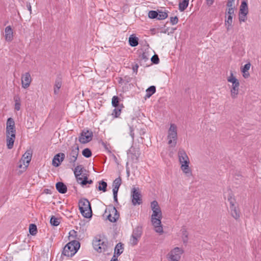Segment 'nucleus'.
<instances>
[{"mask_svg":"<svg viewBox=\"0 0 261 261\" xmlns=\"http://www.w3.org/2000/svg\"><path fill=\"white\" fill-rule=\"evenodd\" d=\"M151 207L153 212L151 222L154 227V230L158 233H162L163 232V228L161 224L162 214L158 202L156 200L151 202Z\"/></svg>","mask_w":261,"mask_h":261,"instance_id":"f257e3e1","label":"nucleus"},{"mask_svg":"<svg viewBox=\"0 0 261 261\" xmlns=\"http://www.w3.org/2000/svg\"><path fill=\"white\" fill-rule=\"evenodd\" d=\"M80 247L79 241L73 240L67 243L63 248L62 254L67 257L73 256Z\"/></svg>","mask_w":261,"mask_h":261,"instance_id":"f03ea898","label":"nucleus"},{"mask_svg":"<svg viewBox=\"0 0 261 261\" xmlns=\"http://www.w3.org/2000/svg\"><path fill=\"white\" fill-rule=\"evenodd\" d=\"M79 206L81 213L85 218L91 217L92 210L90 202L87 199L83 198L80 200Z\"/></svg>","mask_w":261,"mask_h":261,"instance_id":"7ed1b4c3","label":"nucleus"},{"mask_svg":"<svg viewBox=\"0 0 261 261\" xmlns=\"http://www.w3.org/2000/svg\"><path fill=\"white\" fill-rule=\"evenodd\" d=\"M227 81L232 83V87L230 90L231 96L232 98H236L239 94V81L233 76L232 72H230V75L227 77Z\"/></svg>","mask_w":261,"mask_h":261,"instance_id":"20e7f679","label":"nucleus"},{"mask_svg":"<svg viewBox=\"0 0 261 261\" xmlns=\"http://www.w3.org/2000/svg\"><path fill=\"white\" fill-rule=\"evenodd\" d=\"M183 253L184 250L182 248L175 247L167 254V260L168 261H179Z\"/></svg>","mask_w":261,"mask_h":261,"instance_id":"39448f33","label":"nucleus"},{"mask_svg":"<svg viewBox=\"0 0 261 261\" xmlns=\"http://www.w3.org/2000/svg\"><path fill=\"white\" fill-rule=\"evenodd\" d=\"M93 132L88 129H83L79 137V141L82 144H86L90 142L93 138Z\"/></svg>","mask_w":261,"mask_h":261,"instance_id":"423d86ee","label":"nucleus"},{"mask_svg":"<svg viewBox=\"0 0 261 261\" xmlns=\"http://www.w3.org/2000/svg\"><path fill=\"white\" fill-rule=\"evenodd\" d=\"M32 156V151L30 150L27 151L22 155L20 161H21L23 164L24 167L23 170H19L18 171L17 174L21 175L23 172L25 171L29 164L31 160Z\"/></svg>","mask_w":261,"mask_h":261,"instance_id":"0eeeda50","label":"nucleus"},{"mask_svg":"<svg viewBox=\"0 0 261 261\" xmlns=\"http://www.w3.org/2000/svg\"><path fill=\"white\" fill-rule=\"evenodd\" d=\"M79 147L77 144H75L74 146L72 147L71 152L67 156V158L69 163L72 164L73 166H75V162L77 160V158L79 154Z\"/></svg>","mask_w":261,"mask_h":261,"instance_id":"6e6552de","label":"nucleus"},{"mask_svg":"<svg viewBox=\"0 0 261 261\" xmlns=\"http://www.w3.org/2000/svg\"><path fill=\"white\" fill-rule=\"evenodd\" d=\"M229 202L230 213L231 216L236 220L239 219L240 217V212L239 208L235 205L234 200L230 196L228 198Z\"/></svg>","mask_w":261,"mask_h":261,"instance_id":"1a4fd4ad","label":"nucleus"},{"mask_svg":"<svg viewBox=\"0 0 261 261\" xmlns=\"http://www.w3.org/2000/svg\"><path fill=\"white\" fill-rule=\"evenodd\" d=\"M109 211V215L107 217L108 220L111 222H116L119 218V214L115 206L110 205L108 209H106L105 213Z\"/></svg>","mask_w":261,"mask_h":261,"instance_id":"9d476101","label":"nucleus"},{"mask_svg":"<svg viewBox=\"0 0 261 261\" xmlns=\"http://www.w3.org/2000/svg\"><path fill=\"white\" fill-rule=\"evenodd\" d=\"M93 246L95 250L101 253L106 250L107 248V242L95 238L93 241Z\"/></svg>","mask_w":261,"mask_h":261,"instance_id":"9b49d317","label":"nucleus"},{"mask_svg":"<svg viewBox=\"0 0 261 261\" xmlns=\"http://www.w3.org/2000/svg\"><path fill=\"white\" fill-rule=\"evenodd\" d=\"M142 233V227L137 226L134 229L130 239V243L132 245H136L138 243V240L141 238Z\"/></svg>","mask_w":261,"mask_h":261,"instance_id":"f8f14e48","label":"nucleus"},{"mask_svg":"<svg viewBox=\"0 0 261 261\" xmlns=\"http://www.w3.org/2000/svg\"><path fill=\"white\" fill-rule=\"evenodd\" d=\"M132 201L133 204L136 205L142 203V198L139 188H133L132 190Z\"/></svg>","mask_w":261,"mask_h":261,"instance_id":"ddd939ff","label":"nucleus"},{"mask_svg":"<svg viewBox=\"0 0 261 261\" xmlns=\"http://www.w3.org/2000/svg\"><path fill=\"white\" fill-rule=\"evenodd\" d=\"M127 155L131 158L132 160L135 162L138 161L140 155L139 149L134 146H132L127 151Z\"/></svg>","mask_w":261,"mask_h":261,"instance_id":"4468645a","label":"nucleus"},{"mask_svg":"<svg viewBox=\"0 0 261 261\" xmlns=\"http://www.w3.org/2000/svg\"><path fill=\"white\" fill-rule=\"evenodd\" d=\"M32 82V79L29 72H25L21 76L22 87L24 88H28Z\"/></svg>","mask_w":261,"mask_h":261,"instance_id":"2eb2a0df","label":"nucleus"},{"mask_svg":"<svg viewBox=\"0 0 261 261\" xmlns=\"http://www.w3.org/2000/svg\"><path fill=\"white\" fill-rule=\"evenodd\" d=\"M65 157V155L64 153L60 152L57 153L54 156L53 159V165L56 167H59L64 160Z\"/></svg>","mask_w":261,"mask_h":261,"instance_id":"dca6fc26","label":"nucleus"},{"mask_svg":"<svg viewBox=\"0 0 261 261\" xmlns=\"http://www.w3.org/2000/svg\"><path fill=\"white\" fill-rule=\"evenodd\" d=\"M6 134H15V122L13 118H9L6 123Z\"/></svg>","mask_w":261,"mask_h":261,"instance_id":"f3484780","label":"nucleus"},{"mask_svg":"<svg viewBox=\"0 0 261 261\" xmlns=\"http://www.w3.org/2000/svg\"><path fill=\"white\" fill-rule=\"evenodd\" d=\"M180 164H181V169L183 172L185 173L187 176L191 175L192 171L189 167V159L188 160L182 161L181 163H180Z\"/></svg>","mask_w":261,"mask_h":261,"instance_id":"a211bd4d","label":"nucleus"},{"mask_svg":"<svg viewBox=\"0 0 261 261\" xmlns=\"http://www.w3.org/2000/svg\"><path fill=\"white\" fill-rule=\"evenodd\" d=\"M7 146L8 149L13 148L15 139V134H6Z\"/></svg>","mask_w":261,"mask_h":261,"instance_id":"6ab92c4d","label":"nucleus"},{"mask_svg":"<svg viewBox=\"0 0 261 261\" xmlns=\"http://www.w3.org/2000/svg\"><path fill=\"white\" fill-rule=\"evenodd\" d=\"M84 168L82 165H78L74 169V174L76 178V180L78 182H80V180H82V177H80V175L83 172Z\"/></svg>","mask_w":261,"mask_h":261,"instance_id":"aec40b11","label":"nucleus"},{"mask_svg":"<svg viewBox=\"0 0 261 261\" xmlns=\"http://www.w3.org/2000/svg\"><path fill=\"white\" fill-rule=\"evenodd\" d=\"M5 39L7 41H11L13 40V35L12 28L10 25L7 26L5 29Z\"/></svg>","mask_w":261,"mask_h":261,"instance_id":"412c9836","label":"nucleus"},{"mask_svg":"<svg viewBox=\"0 0 261 261\" xmlns=\"http://www.w3.org/2000/svg\"><path fill=\"white\" fill-rule=\"evenodd\" d=\"M178 156L179 163L189 159L185 150L181 148L179 149L178 151Z\"/></svg>","mask_w":261,"mask_h":261,"instance_id":"4be33fe9","label":"nucleus"},{"mask_svg":"<svg viewBox=\"0 0 261 261\" xmlns=\"http://www.w3.org/2000/svg\"><path fill=\"white\" fill-rule=\"evenodd\" d=\"M173 136H177V127L174 124H171L168 131L167 137H171Z\"/></svg>","mask_w":261,"mask_h":261,"instance_id":"5701e85b","label":"nucleus"},{"mask_svg":"<svg viewBox=\"0 0 261 261\" xmlns=\"http://www.w3.org/2000/svg\"><path fill=\"white\" fill-rule=\"evenodd\" d=\"M56 187L57 191L61 194H65L67 192V187L62 182H58L56 185Z\"/></svg>","mask_w":261,"mask_h":261,"instance_id":"b1692460","label":"nucleus"},{"mask_svg":"<svg viewBox=\"0 0 261 261\" xmlns=\"http://www.w3.org/2000/svg\"><path fill=\"white\" fill-rule=\"evenodd\" d=\"M239 13L242 14L248 13V8L247 2L243 1L242 2Z\"/></svg>","mask_w":261,"mask_h":261,"instance_id":"393cba45","label":"nucleus"},{"mask_svg":"<svg viewBox=\"0 0 261 261\" xmlns=\"http://www.w3.org/2000/svg\"><path fill=\"white\" fill-rule=\"evenodd\" d=\"M189 0H179V10L180 12L185 11L188 6Z\"/></svg>","mask_w":261,"mask_h":261,"instance_id":"a878e982","label":"nucleus"},{"mask_svg":"<svg viewBox=\"0 0 261 261\" xmlns=\"http://www.w3.org/2000/svg\"><path fill=\"white\" fill-rule=\"evenodd\" d=\"M123 244L121 243H118L115 246L114 255L119 256L123 252Z\"/></svg>","mask_w":261,"mask_h":261,"instance_id":"bb28decb","label":"nucleus"},{"mask_svg":"<svg viewBox=\"0 0 261 261\" xmlns=\"http://www.w3.org/2000/svg\"><path fill=\"white\" fill-rule=\"evenodd\" d=\"M62 86V80L60 77H58L55 81L54 86V93L57 94L58 93L59 89Z\"/></svg>","mask_w":261,"mask_h":261,"instance_id":"cd10ccee","label":"nucleus"},{"mask_svg":"<svg viewBox=\"0 0 261 261\" xmlns=\"http://www.w3.org/2000/svg\"><path fill=\"white\" fill-rule=\"evenodd\" d=\"M138 40L137 37L131 35L128 39L129 44L132 47H135L138 45Z\"/></svg>","mask_w":261,"mask_h":261,"instance_id":"c85d7f7f","label":"nucleus"},{"mask_svg":"<svg viewBox=\"0 0 261 261\" xmlns=\"http://www.w3.org/2000/svg\"><path fill=\"white\" fill-rule=\"evenodd\" d=\"M156 92V88L154 86H151L146 90L145 98H149Z\"/></svg>","mask_w":261,"mask_h":261,"instance_id":"c756f323","label":"nucleus"},{"mask_svg":"<svg viewBox=\"0 0 261 261\" xmlns=\"http://www.w3.org/2000/svg\"><path fill=\"white\" fill-rule=\"evenodd\" d=\"M168 144L172 147H174L177 144V136L171 137H167Z\"/></svg>","mask_w":261,"mask_h":261,"instance_id":"7c9ffc66","label":"nucleus"},{"mask_svg":"<svg viewBox=\"0 0 261 261\" xmlns=\"http://www.w3.org/2000/svg\"><path fill=\"white\" fill-rule=\"evenodd\" d=\"M182 232V239L184 244H187L188 241L189 233L186 228L182 227L181 229Z\"/></svg>","mask_w":261,"mask_h":261,"instance_id":"2f4dec72","label":"nucleus"},{"mask_svg":"<svg viewBox=\"0 0 261 261\" xmlns=\"http://www.w3.org/2000/svg\"><path fill=\"white\" fill-rule=\"evenodd\" d=\"M112 105L115 107H123V105H119V98L117 96H114L112 99Z\"/></svg>","mask_w":261,"mask_h":261,"instance_id":"473e14b6","label":"nucleus"},{"mask_svg":"<svg viewBox=\"0 0 261 261\" xmlns=\"http://www.w3.org/2000/svg\"><path fill=\"white\" fill-rule=\"evenodd\" d=\"M122 183V179L119 176L118 177L116 178L113 182V188L114 189H119L120 186H121Z\"/></svg>","mask_w":261,"mask_h":261,"instance_id":"72a5a7b5","label":"nucleus"},{"mask_svg":"<svg viewBox=\"0 0 261 261\" xmlns=\"http://www.w3.org/2000/svg\"><path fill=\"white\" fill-rule=\"evenodd\" d=\"M107 183L103 180L99 181V186L98 190L99 191H102L106 192L107 191Z\"/></svg>","mask_w":261,"mask_h":261,"instance_id":"f704fd0d","label":"nucleus"},{"mask_svg":"<svg viewBox=\"0 0 261 261\" xmlns=\"http://www.w3.org/2000/svg\"><path fill=\"white\" fill-rule=\"evenodd\" d=\"M29 232L32 235H35L37 232V226L34 224H31L29 226Z\"/></svg>","mask_w":261,"mask_h":261,"instance_id":"c9c22d12","label":"nucleus"},{"mask_svg":"<svg viewBox=\"0 0 261 261\" xmlns=\"http://www.w3.org/2000/svg\"><path fill=\"white\" fill-rule=\"evenodd\" d=\"M50 223L51 225L57 226L60 224L59 219L55 217L54 216H52L50 218Z\"/></svg>","mask_w":261,"mask_h":261,"instance_id":"e433bc0d","label":"nucleus"},{"mask_svg":"<svg viewBox=\"0 0 261 261\" xmlns=\"http://www.w3.org/2000/svg\"><path fill=\"white\" fill-rule=\"evenodd\" d=\"M158 16L157 17L158 20H164L168 17V14L166 12H162L159 11Z\"/></svg>","mask_w":261,"mask_h":261,"instance_id":"4c0bfd02","label":"nucleus"},{"mask_svg":"<svg viewBox=\"0 0 261 261\" xmlns=\"http://www.w3.org/2000/svg\"><path fill=\"white\" fill-rule=\"evenodd\" d=\"M123 107H117V108H115L113 110V113H112V115H114L115 118L118 117L120 116V114H121V109Z\"/></svg>","mask_w":261,"mask_h":261,"instance_id":"58836bf2","label":"nucleus"},{"mask_svg":"<svg viewBox=\"0 0 261 261\" xmlns=\"http://www.w3.org/2000/svg\"><path fill=\"white\" fill-rule=\"evenodd\" d=\"M148 17L150 19H157L158 16V12L154 10L149 11L148 14Z\"/></svg>","mask_w":261,"mask_h":261,"instance_id":"ea45409f","label":"nucleus"},{"mask_svg":"<svg viewBox=\"0 0 261 261\" xmlns=\"http://www.w3.org/2000/svg\"><path fill=\"white\" fill-rule=\"evenodd\" d=\"M82 154L86 158H90L92 155V152L89 148H85L82 151Z\"/></svg>","mask_w":261,"mask_h":261,"instance_id":"a19ab883","label":"nucleus"},{"mask_svg":"<svg viewBox=\"0 0 261 261\" xmlns=\"http://www.w3.org/2000/svg\"><path fill=\"white\" fill-rule=\"evenodd\" d=\"M14 101H15V109L16 111H19L20 109V98L18 97H14Z\"/></svg>","mask_w":261,"mask_h":261,"instance_id":"79ce46f5","label":"nucleus"},{"mask_svg":"<svg viewBox=\"0 0 261 261\" xmlns=\"http://www.w3.org/2000/svg\"><path fill=\"white\" fill-rule=\"evenodd\" d=\"M93 182V181L90 180H88V177L87 176H85L84 178V179H82V180H80L79 183H80L82 185L84 186L86 185L87 184H91Z\"/></svg>","mask_w":261,"mask_h":261,"instance_id":"37998d69","label":"nucleus"},{"mask_svg":"<svg viewBox=\"0 0 261 261\" xmlns=\"http://www.w3.org/2000/svg\"><path fill=\"white\" fill-rule=\"evenodd\" d=\"M247 14H242L239 13V19L240 22H245L247 20Z\"/></svg>","mask_w":261,"mask_h":261,"instance_id":"c03bdc74","label":"nucleus"},{"mask_svg":"<svg viewBox=\"0 0 261 261\" xmlns=\"http://www.w3.org/2000/svg\"><path fill=\"white\" fill-rule=\"evenodd\" d=\"M234 7H228L227 10L226 15L228 16H232L234 15Z\"/></svg>","mask_w":261,"mask_h":261,"instance_id":"a18cd8bd","label":"nucleus"},{"mask_svg":"<svg viewBox=\"0 0 261 261\" xmlns=\"http://www.w3.org/2000/svg\"><path fill=\"white\" fill-rule=\"evenodd\" d=\"M232 16H228L227 19L225 20V25L229 24L231 25L232 23Z\"/></svg>","mask_w":261,"mask_h":261,"instance_id":"49530a36","label":"nucleus"},{"mask_svg":"<svg viewBox=\"0 0 261 261\" xmlns=\"http://www.w3.org/2000/svg\"><path fill=\"white\" fill-rule=\"evenodd\" d=\"M250 66H251V64L249 63L246 64L244 66L243 68L242 69V70H241L242 72L243 73H245V72H247L249 70V69L250 68Z\"/></svg>","mask_w":261,"mask_h":261,"instance_id":"de8ad7c7","label":"nucleus"},{"mask_svg":"<svg viewBox=\"0 0 261 261\" xmlns=\"http://www.w3.org/2000/svg\"><path fill=\"white\" fill-rule=\"evenodd\" d=\"M151 60L152 62L154 64H158L160 61L159 57L157 55H153L152 57Z\"/></svg>","mask_w":261,"mask_h":261,"instance_id":"09e8293b","label":"nucleus"},{"mask_svg":"<svg viewBox=\"0 0 261 261\" xmlns=\"http://www.w3.org/2000/svg\"><path fill=\"white\" fill-rule=\"evenodd\" d=\"M178 21V18L177 16L170 17V22L172 25L177 24Z\"/></svg>","mask_w":261,"mask_h":261,"instance_id":"8fccbe9b","label":"nucleus"},{"mask_svg":"<svg viewBox=\"0 0 261 261\" xmlns=\"http://www.w3.org/2000/svg\"><path fill=\"white\" fill-rule=\"evenodd\" d=\"M235 0H228L226 6L227 7H234V2Z\"/></svg>","mask_w":261,"mask_h":261,"instance_id":"3c124183","label":"nucleus"},{"mask_svg":"<svg viewBox=\"0 0 261 261\" xmlns=\"http://www.w3.org/2000/svg\"><path fill=\"white\" fill-rule=\"evenodd\" d=\"M76 231H75V230H71L69 233V237H72L73 238H75V236H76Z\"/></svg>","mask_w":261,"mask_h":261,"instance_id":"603ef678","label":"nucleus"},{"mask_svg":"<svg viewBox=\"0 0 261 261\" xmlns=\"http://www.w3.org/2000/svg\"><path fill=\"white\" fill-rule=\"evenodd\" d=\"M129 129H130V135L131 136V137H132L133 139H134V129H133V127L132 126H130L129 127Z\"/></svg>","mask_w":261,"mask_h":261,"instance_id":"864d4df0","label":"nucleus"},{"mask_svg":"<svg viewBox=\"0 0 261 261\" xmlns=\"http://www.w3.org/2000/svg\"><path fill=\"white\" fill-rule=\"evenodd\" d=\"M124 80V82L129 83L131 81V78L129 76H125Z\"/></svg>","mask_w":261,"mask_h":261,"instance_id":"5fc2aeb1","label":"nucleus"},{"mask_svg":"<svg viewBox=\"0 0 261 261\" xmlns=\"http://www.w3.org/2000/svg\"><path fill=\"white\" fill-rule=\"evenodd\" d=\"M101 144H102V145L103 146V147H104L106 150H109V147H108L109 145H108V144H107V143L104 142H101Z\"/></svg>","mask_w":261,"mask_h":261,"instance_id":"6e6d98bb","label":"nucleus"},{"mask_svg":"<svg viewBox=\"0 0 261 261\" xmlns=\"http://www.w3.org/2000/svg\"><path fill=\"white\" fill-rule=\"evenodd\" d=\"M118 189H114L113 188V196H117V193H118Z\"/></svg>","mask_w":261,"mask_h":261,"instance_id":"4d7b16f0","label":"nucleus"},{"mask_svg":"<svg viewBox=\"0 0 261 261\" xmlns=\"http://www.w3.org/2000/svg\"><path fill=\"white\" fill-rule=\"evenodd\" d=\"M22 164H23L22 162L21 161H20L19 163H18V167L19 169H21V170H23V167H22Z\"/></svg>","mask_w":261,"mask_h":261,"instance_id":"13d9d810","label":"nucleus"},{"mask_svg":"<svg viewBox=\"0 0 261 261\" xmlns=\"http://www.w3.org/2000/svg\"><path fill=\"white\" fill-rule=\"evenodd\" d=\"M138 67L139 66L137 64H136L135 66H133V70H134V72L137 73Z\"/></svg>","mask_w":261,"mask_h":261,"instance_id":"bf43d9fd","label":"nucleus"},{"mask_svg":"<svg viewBox=\"0 0 261 261\" xmlns=\"http://www.w3.org/2000/svg\"><path fill=\"white\" fill-rule=\"evenodd\" d=\"M117 258V256H116V255H113L111 261H118Z\"/></svg>","mask_w":261,"mask_h":261,"instance_id":"052dcab7","label":"nucleus"},{"mask_svg":"<svg viewBox=\"0 0 261 261\" xmlns=\"http://www.w3.org/2000/svg\"><path fill=\"white\" fill-rule=\"evenodd\" d=\"M141 58L144 59L145 60L148 59V58L147 57L146 54L144 53L141 55Z\"/></svg>","mask_w":261,"mask_h":261,"instance_id":"680f3d73","label":"nucleus"},{"mask_svg":"<svg viewBox=\"0 0 261 261\" xmlns=\"http://www.w3.org/2000/svg\"><path fill=\"white\" fill-rule=\"evenodd\" d=\"M27 7L28 8V9L30 11V13H32V9H31V6L30 3L27 4Z\"/></svg>","mask_w":261,"mask_h":261,"instance_id":"e2e57ef3","label":"nucleus"},{"mask_svg":"<svg viewBox=\"0 0 261 261\" xmlns=\"http://www.w3.org/2000/svg\"><path fill=\"white\" fill-rule=\"evenodd\" d=\"M213 1L214 0H206L207 5H212V4L213 3Z\"/></svg>","mask_w":261,"mask_h":261,"instance_id":"0e129e2a","label":"nucleus"},{"mask_svg":"<svg viewBox=\"0 0 261 261\" xmlns=\"http://www.w3.org/2000/svg\"><path fill=\"white\" fill-rule=\"evenodd\" d=\"M225 25L226 27V29H227V31H229L232 28V25H229V24H227V25Z\"/></svg>","mask_w":261,"mask_h":261,"instance_id":"69168bd1","label":"nucleus"},{"mask_svg":"<svg viewBox=\"0 0 261 261\" xmlns=\"http://www.w3.org/2000/svg\"><path fill=\"white\" fill-rule=\"evenodd\" d=\"M249 76V73L248 72L247 73L246 72H245V73H243V76L245 78H247Z\"/></svg>","mask_w":261,"mask_h":261,"instance_id":"338daca9","label":"nucleus"},{"mask_svg":"<svg viewBox=\"0 0 261 261\" xmlns=\"http://www.w3.org/2000/svg\"><path fill=\"white\" fill-rule=\"evenodd\" d=\"M114 200L115 202H116V203H118V199H117V196H114Z\"/></svg>","mask_w":261,"mask_h":261,"instance_id":"774afa93","label":"nucleus"}]
</instances>
